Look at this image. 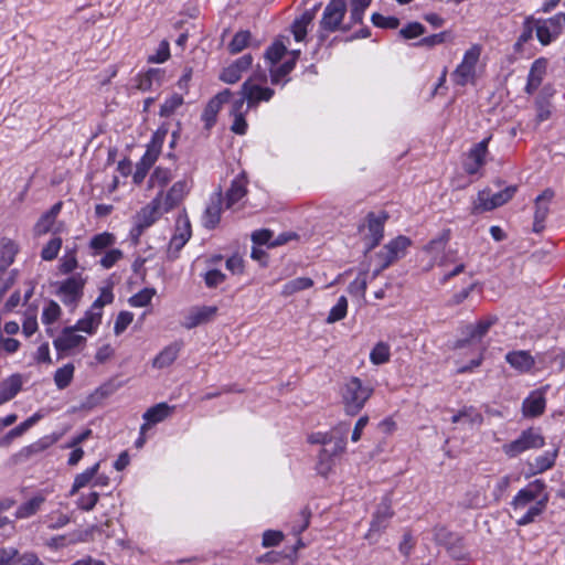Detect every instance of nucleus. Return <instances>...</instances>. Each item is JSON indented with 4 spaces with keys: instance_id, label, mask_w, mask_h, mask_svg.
<instances>
[{
    "instance_id": "obj_34",
    "label": "nucleus",
    "mask_w": 565,
    "mask_h": 565,
    "mask_svg": "<svg viewBox=\"0 0 565 565\" xmlns=\"http://www.w3.org/2000/svg\"><path fill=\"white\" fill-rule=\"evenodd\" d=\"M315 15V10H308L294 21L291 25V32L297 42L305 40L308 32V26L312 23Z\"/></svg>"
},
{
    "instance_id": "obj_52",
    "label": "nucleus",
    "mask_w": 565,
    "mask_h": 565,
    "mask_svg": "<svg viewBox=\"0 0 565 565\" xmlns=\"http://www.w3.org/2000/svg\"><path fill=\"white\" fill-rule=\"evenodd\" d=\"M250 40V33L247 31L237 32L228 44L232 54L243 51Z\"/></svg>"
},
{
    "instance_id": "obj_8",
    "label": "nucleus",
    "mask_w": 565,
    "mask_h": 565,
    "mask_svg": "<svg viewBox=\"0 0 565 565\" xmlns=\"http://www.w3.org/2000/svg\"><path fill=\"white\" fill-rule=\"evenodd\" d=\"M536 38L547 45L565 30V13H557L550 19H535Z\"/></svg>"
},
{
    "instance_id": "obj_62",
    "label": "nucleus",
    "mask_w": 565,
    "mask_h": 565,
    "mask_svg": "<svg viewBox=\"0 0 565 565\" xmlns=\"http://www.w3.org/2000/svg\"><path fill=\"white\" fill-rule=\"evenodd\" d=\"M535 19L534 18H526L523 23V31L520 34L516 45L521 46L522 44L526 43L533 36V31H535Z\"/></svg>"
},
{
    "instance_id": "obj_24",
    "label": "nucleus",
    "mask_w": 565,
    "mask_h": 565,
    "mask_svg": "<svg viewBox=\"0 0 565 565\" xmlns=\"http://www.w3.org/2000/svg\"><path fill=\"white\" fill-rule=\"evenodd\" d=\"M221 212L222 194L221 192H216L211 196L210 203L204 211L202 218L203 225L206 228H214L221 220Z\"/></svg>"
},
{
    "instance_id": "obj_33",
    "label": "nucleus",
    "mask_w": 565,
    "mask_h": 565,
    "mask_svg": "<svg viewBox=\"0 0 565 565\" xmlns=\"http://www.w3.org/2000/svg\"><path fill=\"white\" fill-rule=\"evenodd\" d=\"M554 191L551 189H546L540 194L535 200V230L537 231L539 224L543 223L548 214V205L554 198Z\"/></svg>"
},
{
    "instance_id": "obj_64",
    "label": "nucleus",
    "mask_w": 565,
    "mask_h": 565,
    "mask_svg": "<svg viewBox=\"0 0 565 565\" xmlns=\"http://www.w3.org/2000/svg\"><path fill=\"white\" fill-rule=\"evenodd\" d=\"M425 28L423 24L418 22H413L407 24L405 28L401 29L399 33L404 39H415L424 34Z\"/></svg>"
},
{
    "instance_id": "obj_4",
    "label": "nucleus",
    "mask_w": 565,
    "mask_h": 565,
    "mask_svg": "<svg viewBox=\"0 0 565 565\" xmlns=\"http://www.w3.org/2000/svg\"><path fill=\"white\" fill-rule=\"evenodd\" d=\"M373 392L374 388L363 384L359 377L348 380L341 391L344 412L351 416L359 414Z\"/></svg>"
},
{
    "instance_id": "obj_15",
    "label": "nucleus",
    "mask_w": 565,
    "mask_h": 565,
    "mask_svg": "<svg viewBox=\"0 0 565 565\" xmlns=\"http://www.w3.org/2000/svg\"><path fill=\"white\" fill-rule=\"evenodd\" d=\"M411 245V239L406 236H398L387 243L379 253L381 259V269L388 267L392 263L403 257Z\"/></svg>"
},
{
    "instance_id": "obj_61",
    "label": "nucleus",
    "mask_w": 565,
    "mask_h": 565,
    "mask_svg": "<svg viewBox=\"0 0 565 565\" xmlns=\"http://www.w3.org/2000/svg\"><path fill=\"white\" fill-rule=\"evenodd\" d=\"M295 66V60L285 62L280 67L270 70L271 83L279 84L281 79L289 74Z\"/></svg>"
},
{
    "instance_id": "obj_45",
    "label": "nucleus",
    "mask_w": 565,
    "mask_h": 565,
    "mask_svg": "<svg viewBox=\"0 0 565 565\" xmlns=\"http://www.w3.org/2000/svg\"><path fill=\"white\" fill-rule=\"evenodd\" d=\"M391 358V348L385 342H379L374 345L370 353V361L374 365L387 363Z\"/></svg>"
},
{
    "instance_id": "obj_51",
    "label": "nucleus",
    "mask_w": 565,
    "mask_h": 565,
    "mask_svg": "<svg viewBox=\"0 0 565 565\" xmlns=\"http://www.w3.org/2000/svg\"><path fill=\"white\" fill-rule=\"evenodd\" d=\"M114 298L113 287L110 285L104 286L99 289V296L90 307L103 312L104 307L113 303Z\"/></svg>"
},
{
    "instance_id": "obj_20",
    "label": "nucleus",
    "mask_w": 565,
    "mask_h": 565,
    "mask_svg": "<svg viewBox=\"0 0 565 565\" xmlns=\"http://www.w3.org/2000/svg\"><path fill=\"white\" fill-rule=\"evenodd\" d=\"M252 64V55L245 54L225 67L220 74V79L226 84H235L250 68Z\"/></svg>"
},
{
    "instance_id": "obj_17",
    "label": "nucleus",
    "mask_w": 565,
    "mask_h": 565,
    "mask_svg": "<svg viewBox=\"0 0 565 565\" xmlns=\"http://www.w3.org/2000/svg\"><path fill=\"white\" fill-rule=\"evenodd\" d=\"M386 216L367 214L365 223L360 226L364 239L369 242V249L374 248L383 237V225Z\"/></svg>"
},
{
    "instance_id": "obj_35",
    "label": "nucleus",
    "mask_w": 565,
    "mask_h": 565,
    "mask_svg": "<svg viewBox=\"0 0 565 565\" xmlns=\"http://www.w3.org/2000/svg\"><path fill=\"white\" fill-rule=\"evenodd\" d=\"M22 379L12 375L0 384V405L13 398L21 390Z\"/></svg>"
},
{
    "instance_id": "obj_57",
    "label": "nucleus",
    "mask_w": 565,
    "mask_h": 565,
    "mask_svg": "<svg viewBox=\"0 0 565 565\" xmlns=\"http://www.w3.org/2000/svg\"><path fill=\"white\" fill-rule=\"evenodd\" d=\"M462 422L470 426H480L483 423V416L473 407L462 408Z\"/></svg>"
},
{
    "instance_id": "obj_63",
    "label": "nucleus",
    "mask_w": 565,
    "mask_h": 565,
    "mask_svg": "<svg viewBox=\"0 0 565 565\" xmlns=\"http://www.w3.org/2000/svg\"><path fill=\"white\" fill-rule=\"evenodd\" d=\"M372 22L380 28L396 29L399 25V21L395 17H385L380 13L372 15Z\"/></svg>"
},
{
    "instance_id": "obj_41",
    "label": "nucleus",
    "mask_w": 565,
    "mask_h": 565,
    "mask_svg": "<svg viewBox=\"0 0 565 565\" xmlns=\"http://www.w3.org/2000/svg\"><path fill=\"white\" fill-rule=\"evenodd\" d=\"M75 366L72 363H67L62 367H58L54 373V383L58 390L66 388L73 381Z\"/></svg>"
},
{
    "instance_id": "obj_47",
    "label": "nucleus",
    "mask_w": 565,
    "mask_h": 565,
    "mask_svg": "<svg viewBox=\"0 0 565 565\" xmlns=\"http://www.w3.org/2000/svg\"><path fill=\"white\" fill-rule=\"evenodd\" d=\"M348 312V300L344 296H341L337 303L331 308L327 317V323H334L345 318Z\"/></svg>"
},
{
    "instance_id": "obj_50",
    "label": "nucleus",
    "mask_w": 565,
    "mask_h": 565,
    "mask_svg": "<svg viewBox=\"0 0 565 565\" xmlns=\"http://www.w3.org/2000/svg\"><path fill=\"white\" fill-rule=\"evenodd\" d=\"M184 103L182 95L173 94L161 105L160 116L169 117L173 115L178 108Z\"/></svg>"
},
{
    "instance_id": "obj_9",
    "label": "nucleus",
    "mask_w": 565,
    "mask_h": 565,
    "mask_svg": "<svg viewBox=\"0 0 565 565\" xmlns=\"http://www.w3.org/2000/svg\"><path fill=\"white\" fill-rule=\"evenodd\" d=\"M516 192V186L510 185L498 193H491L489 190H482L478 193L473 202L476 212L491 211L509 202Z\"/></svg>"
},
{
    "instance_id": "obj_43",
    "label": "nucleus",
    "mask_w": 565,
    "mask_h": 565,
    "mask_svg": "<svg viewBox=\"0 0 565 565\" xmlns=\"http://www.w3.org/2000/svg\"><path fill=\"white\" fill-rule=\"evenodd\" d=\"M313 286V280L308 277H298L286 282L282 287L281 294L286 297L291 296L301 290L309 289Z\"/></svg>"
},
{
    "instance_id": "obj_11",
    "label": "nucleus",
    "mask_w": 565,
    "mask_h": 565,
    "mask_svg": "<svg viewBox=\"0 0 565 565\" xmlns=\"http://www.w3.org/2000/svg\"><path fill=\"white\" fill-rule=\"evenodd\" d=\"M191 234V224L188 215L183 213L179 214L175 220L174 234L171 237L168 246L169 258L174 259L178 257L179 252L190 239Z\"/></svg>"
},
{
    "instance_id": "obj_7",
    "label": "nucleus",
    "mask_w": 565,
    "mask_h": 565,
    "mask_svg": "<svg viewBox=\"0 0 565 565\" xmlns=\"http://www.w3.org/2000/svg\"><path fill=\"white\" fill-rule=\"evenodd\" d=\"M393 515L394 511L392 508V500L388 497H384L372 515L370 527L364 536L365 540L371 543L376 542L380 535L388 526L390 520Z\"/></svg>"
},
{
    "instance_id": "obj_59",
    "label": "nucleus",
    "mask_w": 565,
    "mask_h": 565,
    "mask_svg": "<svg viewBox=\"0 0 565 565\" xmlns=\"http://www.w3.org/2000/svg\"><path fill=\"white\" fill-rule=\"evenodd\" d=\"M99 499V494L95 491L89 492L88 494H82L76 504L78 509L83 511H90L94 509V507L97 504Z\"/></svg>"
},
{
    "instance_id": "obj_14",
    "label": "nucleus",
    "mask_w": 565,
    "mask_h": 565,
    "mask_svg": "<svg viewBox=\"0 0 565 565\" xmlns=\"http://www.w3.org/2000/svg\"><path fill=\"white\" fill-rule=\"evenodd\" d=\"M86 278L79 274L64 280L58 287V295L64 305L75 308L83 296Z\"/></svg>"
},
{
    "instance_id": "obj_10",
    "label": "nucleus",
    "mask_w": 565,
    "mask_h": 565,
    "mask_svg": "<svg viewBox=\"0 0 565 565\" xmlns=\"http://www.w3.org/2000/svg\"><path fill=\"white\" fill-rule=\"evenodd\" d=\"M274 96V90L269 87H264L254 79H246L239 89V97L247 108L254 109L262 102H269Z\"/></svg>"
},
{
    "instance_id": "obj_37",
    "label": "nucleus",
    "mask_w": 565,
    "mask_h": 565,
    "mask_svg": "<svg viewBox=\"0 0 565 565\" xmlns=\"http://www.w3.org/2000/svg\"><path fill=\"white\" fill-rule=\"evenodd\" d=\"M557 456L558 448H554L551 451H545L541 456H537L534 462L531 463L532 473L537 475L551 469L555 465Z\"/></svg>"
},
{
    "instance_id": "obj_48",
    "label": "nucleus",
    "mask_w": 565,
    "mask_h": 565,
    "mask_svg": "<svg viewBox=\"0 0 565 565\" xmlns=\"http://www.w3.org/2000/svg\"><path fill=\"white\" fill-rule=\"evenodd\" d=\"M62 315V309L60 305L55 301H49L47 305L43 308L42 311V322L45 326H51L56 322Z\"/></svg>"
},
{
    "instance_id": "obj_32",
    "label": "nucleus",
    "mask_w": 565,
    "mask_h": 565,
    "mask_svg": "<svg viewBox=\"0 0 565 565\" xmlns=\"http://www.w3.org/2000/svg\"><path fill=\"white\" fill-rule=\"evenodd\" d=\"M447 238L438 237L429 242L423 249V253L428 257V268L435 264H444V253L446 248Z\"/></svg>"
},
{
    "instance_id": "obj_13",
    "label": "nucleus",
    "mask_w": 565,
    "mask_h": 565,
    "mask_svg": "<svg viewBox=\"0 0 565 565\" xmlns=\"http://www.w3.org/2000/svg\"><path fill=\"white\" fill-rule=\"evenodd\" d=\"M345 12L347 4L344 0L330 1L323 10L320 21L321 30L326 32H334L340 29Z\"/></svg>"
},
{
    "instance_id": "obj_42",
    "label": "nucleus",
    "mask_w": 565,
    "mask_h": 565,
    "mask_svg": "<svg viewBox=\"0 0 565 565\" xmlns=\"http://www.w3.org/2000/svg\"><path fill=\"white\" fill-rule=\"evenodd\" d=\"M78 268L76 248L66 249L58 262V271L62 275H68Z\"/></svg>"
},
{
    "instance_id": "obj_30",
    "label": "nucleus",
    "mask_w": 565,
    "mask_h": 565,
    "mask_svg": "<svg viewBox=\"0 0 565 565\" xmlns=\"http://www.w3.org/2000/svg\"><path fill=\"white\" fill-rule=\"evenodd\" d=\"M217 313V307L215 306H203L199 308H194L190 311L185 327L191 329L202 323H206L214 319Z\"/></svg>"
},
{
    "instance_id": "obj_58",
    "label": "nucleus",
    "mask_w": 565,
    "mask_h": 565,
    "mask_svg": "<svg viewBox=\"0 0 565 565\" xmlns=\"http://www.w3.org/2000/svg\"><path fill=\"white\" fill-rule=\"evenodd\" d=\"M122 256L124 254L120 249L111 248L105 253L99 263L104 268L109 269L115 264H117L122 258Z\"/></svg>"
},
{
    "instance_id": "obj_22",
    "label": "nucleus",
    "mask_w": 565,
    "mask_h": 565,
    "mask_svg": "<svg viewBox=\"0 0 565 565\" xmlns=\"http://www.w3.org/2000/svg\"><path fill=\"white\" fill-rule=\"evenodd\" d=\"M174 406H170L167 403H159L147 409L142 416L145 423L140 427L141 434H146L152 425L168 418L174 412Z\"/></svg>"
},
{
    "instance_id": "obj_29",
    "label": "nucleus",
    "mask_w": 565,
    "mask_h": 565,
    "mask_svg": "<svg viewBox=\"0 0 565 565\" xmlns=\"http://www.w3.org/2000/svg\"><path fill=\"white\" fill-rule=\"evenodd\" d=\"M505 361L520 373H526L534 366L535 360L527 351H512L505 355Z\"/></svg>"
},
{
    "instance_id": "obj_1",
    "label": "nucleus",
    "mask_w": 565,
    "mask_h": 565,
    "mask_svg": "<svg viewBox=\"0 0 565 565\" xmlns=\"http://www.w3.org/2000/svg\"><path fill=\"white\" fill-rule=\"evenodd\" d=\"M192 188L191 180H179L169 189L168 193H157L135 217V225L130 235L137 242L143 231L153 225L164 213L175 209L185 199Z\"/></svg>"
},
{
    "instance_id": "obj_3",
    "label": "nucleus",
    "mask_w": 565,
    "mask_h": 565,
    "mask_svg": "<svg viewBox=\"0 0 565 565\" xmlns=\"http://www.w3.org/2000/svg\"><path fill=\"white\" fill-rule=\"evenodd\" d=\"M482 46L480 44H472L467 49L462 55L460 63L451 73V79L457 86L475 85L482 74V64L480 56Z\"/></svg>"
},
{
    "instance_id": "obj_53",
    "label": "nucleus",
    "mask_w": 565,
    "mask_h": 565,
    "mask_svg": "<svg viewBox=\"0 0 565 565\" xmlns=\"http://www.w3.org/2000/svg\"><path fill=\"white\" fill-rule=\"evenodd\" d=\"M154 289L145 288L130 297L129 303L132 307H146L150 303L152 297L154 296Z\"/></svg>"
},
{
    "instance_id": "obj_12",
    "label": "nucleus",
    "mask_w": 565,
    "mask_h": 565,
    "mask_svg": "<svg viewBox=\"0 0 565 565\" xmlns=\"http://www.w3.org/2000/svg\"><path fill=\"white\" fill-rule=\"evenodd\" d=\"M491 140V135L483 138L481 141L473 145L467 153V159L465 161V171L468 174H477L481 171V169L487 163V158L489 156V142Z\"/></svg>"
},
{
    "instance_id": "obj_55",
    "label": "nucleus",
    "mask_w": 565,
    "mask_h": 565,
    "mask_svg": "<svg viewBox=\"0 0 565 565\" xmlns=\"http://www.w3.org/2000/svg\"><path fill=\"white\" fill-rule=\"evenodd\" d=\"M170 57V45L167 40L160 42L156 52L148 57L149 63H164Z\"/></svg>"
},
{
    "instance_id": "obj_19",
    "label": "nucleus",
    "mask_w": 565,
    "mask_h": 565,
    "mask_svg": "<svg viewBox=\"0 0 565 565\" xmlns=\"http://www.w3.org/2000/svg\"><path fill=\"white\" fill-rule=\"evenodd\" d=\"M231 97V90L224 89L209 100L202 113V120L204 122L205 128L210 129L214 126L220 110L222 109L224 104L230 102Z\"/></svg>"
},
{
    "instance_id": "obj_6",
    "label": "nucleus",
    "mask_w": 565,
    "mask_h": 565,
    "mask_svg": "<svg viewBox=\"0 0 565 565\" xmlns=\"http://www.w3.org/2000/svg\"><path fill=\"white\" fill-rule=\"evenodd\" d=\"M545 445V438L536 428H527L520 436L502 446L509 458H515L524 451L540 449Z\"/></svg>"
},
{
    "instance_id": "obj_40",
    "label": "nucleus",
    "mask_w": 565,
    "mask_h": 565,
    "mask_svg": "<svg viewBox=\"0 0 565 565\" xmlns=\"http://www.w3.org/2000/svg\"><path fill=\"white\" fill-rule=\"evenodd\" d=\"M44 501V497L36 495L22 503L15 511L17 519H28L36 514Z\"/></svg>"
},
{
    "instance_id": "obj_46",
    "label": "nucleus",
    "mask_w": 565,
    "mask_h": 565,
    "mask_svg": "<svg viewBox=\"0 0 565 565\" xmlns=\"http://www.w3.org/2000/svg\"><path fill=\"white\" fill-rule=\"evenodd\" d=\"M63 241L60 236L52 237L42 248L41 250V258L45 262L54 260L61 248H62Z\"/></svg>"
},
{
    "instance_id": "obj_18",
    "label": "nucleus",
    "mask_w": 565,
    "mask_h": 565,
    "mask_svg": "<svg viewBox=\"0 0 565 565\" xmlns=\"http://www.w3.org/2000/svg\"><path fill=\"white\" fill-rule=\"evenodd\" d=\"M550 385L542 388L532 391L530 395L522 403V415L526 418H534L541 416L546 406L545 394Z\"/></svg>"
},
{
    "instance_id": "obj_16",
    "label": "nucleus",
    "mask_w": 565,
    "mask_h": 565,
    "mask_svg": "<svg viewBox=\"0 0 565 565\" xmlns=\"http://www.w3.org/2000/svg\"><path fill=\"white\" fill-rule=\"evenodd\" d=\"M77 331L79 330L75 326L64 328L61 334L54 339V348L62 353H70L83 348L86 344V338L78 334Z\"/></svg>"
},
{
    "instance_id": "obj_2",
    "label": "nucleus",
    "mask_w": 565,
    "mask_h": 565,
    "mask_svg": "<svg viewBox=\"0 0 565 565\" xmlns=\"http://www.w3.org/2000/svg\"><path fill=\"white\" fill-rule=\"evenodd\" d=\"M544 490V482L535 480L516 493L511 505L518 525L530 524L544 512L548 502V494Z\"/></svg>"
},
{
    "instance_id": "obj_44",
    "label": "nucleus",
    "mask_w": 565,
    "mask_h": 565,
    "mask_svg": "<svg viewBox=\"0 0 565 565\" xmlns=\"http://www.w3.org/2000/svg\"><path fill=\"white\" fill-rule=\"evenodd\" d=\"M18 245L12 241H7L0 249V270H6L14 260L18 253Z\"/></svg>"
},
{
    "instance_id": "obj_38",
    "label": "nucleus",
    "mask_w": 565,
    "mask_h": 565,
    "mask_svg": "<svg viewBox=\"0 0 565 565\" xmlns=\"http://www.w3.org/2000/svg\"><path fill=\"white\" fill-rule=\"evenodd\" d=\"M115 243H116L115 235L111 233H108V232H104V233L94 235L88 243V247L92 250L93 255H98L103 250L111 247Z\"/></svg>"
},
{
    "instance_id": "obj_21",
    "label": "nucleus",
    "mask_w": 565,
    "mask_h": 565,
    "mask_svg": "<svg viewBox=\"0 0 565 565\" xmlns=\"http://www.w3.org/2000/svg\"><path fill=\"white\" fill-rule=\"evenodd\" d=\"M250 108L242 99H233L230 104L228 115L232 119L231 131L236 135H245L248 128L246 115Z\"/></svg>"
},
{
    "instance_id": "obj_31",
    "label": "nucleus",
    "mask_w": 565,
    "mask_h": 565,
    "mask_svg": "<svg viewBox=\"0 0 565 565\" xmlns=\"http://www.w3.org/2000/svg\"><path fill=\"white\" fill-rule=\"evenodd\" d=\"M180 351L181 344L179 342L167 345L152 360V366L159 370L170 366L179 356Z\"/></svg>"
},
{
    "instance_id": "obj_27",
    "label": "nucleus",
    "mask_w": 565,
    "mask_h": 565,
    "mask_svg": "<svg viewBox=\"0 0 565 565\" xmlns=\"http://www.w3.org/2000/svg\"><path fill=\"white\" fill-rule=\"evenodd\" d=\"M247 179L244 174L237 175L226 192V207L232 209L247 194Z\"/></svg>"
},
{
    "instance_id": "obj_39",
    "label": "nucleus",
    "mask_w": 565,
    "mask_h": 565,
    "mask_svg": "<svg viewBox=\"0 0 565 565\" xmlns=\"http://www.w3.org/2000/svg\"><path fill=\"white\" fill-rule=\"evenodd\" d=\"M163 142V135L160 136L156 134L152 138L151 143L148 146V149L143 157L141 158L140 163H142L146 168H150L159 158L161 152V147Z\"/></svg>"
},
{
    "instance_id": "obj_5",
    "label": "nucleus",
    "mask_w": 565,
    "mask_h": 565,
    "mask_svg": "<svg viewBox=\"0 0 565 565\" xmlns=\"http://www.w3.org/2000/svg\"><path fill=\"white\" fill-rule=\"evenodd\" d=\"M347 433L348 425L344 423L337 425L330 430L329 445L332 444V447H324L319 454L317 469L320 475L327 476L332 468L331 458L342 454L345 450Z\"/></svg>"
},
{
    "instance_id": "obj_56",
    "label": "nucleus",
    "mask_w": 565,
    "mask_h": 565,
    "mask_svg": "<svg viewBox=\"0 0 565 565\" xmlns=\"http://www.w3.org/2000/svg\"><path fill=\"white\" fill-rule=\"evenodd\" d=\"M134 315L129 311H120L116 318L114 332L116 335H120L127 327L132 322Z\"/></svg>"
},
{
    "instance_id": "obj_36",
    "label": "nucleus",
    "mask_w": 565,
    "mask_h": 565,
    "mask_svg": "<svg viewBox=\"0 0 565 565\" xmlns=\"http://www.w3.org/2000/svg\"><path fill=\"white\" fill-rule=\"evenodd\" d=\"M100 463L97 462L93 467L86 469L85 471L78 473L74 478L73 486L70 490L68 495L73 497L82 488L88 486L93 479L96 477V475L99 471Z\"/></svg>"
},
{
    "instance_id": "obj_23",
    "label": "nucleus",
    "mask_w": 565,
    "mask_h": 565,
    "mask_svg": "<svg viewBox=\"0 0 565 565\" xmlns=\"http://www.w3.org/2000/svg\"><path fill=\"white\" fill-rule=\"evenodd\" d=\"M62 202H57L49 211L40 216L33 227V233L35 236H43L53 230L56 218L62 210Z\"/></svg>"
},
{
    "instance_id": "obj_28",
    "label": "nucleus",
    "mask_w": 565,
    "mask_h": 565,
    "mask_svg": "<svg viewBox=\"0 0 565 565\" xmlns=\"http://www.w3.org/2000/svg\"><path fill=\"white\" fill-rule=\"evenodd\" d=\"M173 178L172 171L168 168L157 167L148 179V189L157 190V193H168L166 186Z\"/></svg>"
},
{
    "instance_id": "obj_26",
    "label": "nucleus",
    "mask_w": 565,
    "mask_h": 565,
    "mask_svg": "<svg viewBox=\"0 0 565 565\" xmlns=\"http://www.w3.org/2000/svg\"><path fill=\"white\" fill-rule=\"evenodd\" d=\"M103 319V312L98 310H94V308L89 307L83 318H81L75 328L79 331L85 332L88 335H93L96 333L99 328Z\"/></svg>"
},
{
    "instance_id": "obj_25",
    "label": "nucleus",
    "mask_w": 565,
    "mask_h": 565,
    "mask_svg": "<svg viewBox=\"0 0 565 565\" xmlns=\"http://www.w3.org/2000/svg\"><path fill=\"white\" fill-rule=\"evenodd\" d=\"M498 321V318L494 316H489L479 320L475 324H470L467 327V337L468 340L461 341L459 347H463L467 342L481 341V339L487 334L489 329Z\"/></svg>"
},
{
    "instance_id": "obj_49",
    "label": "nucleus",
    "mask_w": 565,
    "mask_h": 565,
    "mask_svg": "<svg viewBox=\"0 0 565 565\" xmlns=\"http://www.w3.org/2000/svg\"><path fill=\"white\" fill-rule=\"evenodd\" d=\"M70 521H71V518L66 513H63L58 510L52 511L44 519V522L47 524V527L51 530L62 529L65 525H67L70 523Z\"/></svg>"
},
{
    "instance_id": "obj_54",
    "label": "nucleus",
    "mask_w": 565,
    "mask_h": 565,
    "mask_svg": "<svg viewBox=\"0 0 565 565\" xmlns=\"http://www.w3.org/2000/svg\"><path fill=\"white\" fill-rule=\"evenodd\" d=\"M286 52V46L281 41L274 42L266 51L265 58L274 65L277 63Z\"/></svg>"
},
{
    "instance_id": "obj_60",
    "label": "nucleus",
    "mask_w": 565,
    "mask_h": 565,
    "mask_svg": "<svg viewBox=\"0 0 565 565\" xmlns=\"http://www.w3.org/2000/svg\"><path fill=\"white\" fill-rule=\"evenodd\" d=\"M367 287L366 274L361 273L358 277L349 285V291L352 295L363 297Z\"/></svg>"
}]
</instances>
